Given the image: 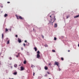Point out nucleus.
Returning a JSON list of instances; mask_svg holds the SVG:
<instances>
[{
  "instance_id": "1",
  "label": "nucleus",
  "mask_w": 79,
  "mask_h": 79,
  "mask_svg": "<svg viewBox=\"0 0 79 79\" xmlns=\"http://www.w3.org/2000/svg\"><path fill=\"white\" fill-rule=\"evenodd\" d=\"M50 18H51V22H52V20L54 18H56V16L54 14H52L50 16Z\"/></svg>"
},
{
  "instance_id": "2",
  "label": "nucleus",
  "mask_w": 79,
  "mask_h": 79,
  "mask_svg": "<svg viewBox=\"0 0 79 79\" xmlns=\"http://www.w3.org/2000/svg\"><path fill=\"white\" fill-rule=\"evenodd\" d=\"M40 51H38L37 52V58L39 59L40 57Z\"/></svg>"
},
{
  "instance_id": "3",
  "label": "nucleus",
  "mask_w": 79,
  "mask_h": 79,
  "mask_svg": "<svg viewBox=\"0 0 79 79\" xmlns=\"http://www.w3.org/2000/svg\"><path fill=\"white\" fill-rule=\"evenodd\" d=\"M54 65H56L58 67H60V63H59L58 62H55Z\"/></svg>"
},
{
  "instance_id": "4",
  "label": "nucleus",
  "mask_w": 79,
  "mask_h": 79,
  "mask_svg": "<svg viewBox=\"0 0 79 79\" xmlns=\"http://www.w3.org/2000/svg\"><path fill=\"white\" fill-rule=\"evenodd\" d=\"M18 41L19 43H20L22 42L21 40L19 38H18Z\"/></svg>"
},
{
  "instance_id": "5",
  "label": "nucleus",
  "mask_w": 79,
  "mask_h": 79,
  "mask_svg": "<svg viewBox=\"0 0 79 79\" xmlns=\"http://www.w3.org/2000/svg\"><path fill=\"white\" fill-rule=\"evenodd\" d=\"M19 19L20 20H23L24 19V18H22V16H19Z\"/></svg>"
},
{
  "instance_id": "6",
  "label": "nucleus",
  "mask_w": 79,
  "mask_h": 79,
  "mask_svg": "<svg viewBox=\"0 0 79 79\" xmlns=\"http://www.w3.org/2000/svg\"><path fill=\"white\" fill-rule=\"evenodd\" d=\"M44 69L45 70H47L48 69V67L47 66H45L44 67Z\"/></svg>"
},
{
  "instance_id": "7",
  "label": "nucleus",
  "mask_w": 79,
  "mask_h": 79,
  "mask_svg": "<svg viewBox=\"0 0 79 79\" xmlns=\"http://www.w3.org/2000/svg\"><path fill=\"white\" fill-rule=\"evenodd\" d=\"M20 68L21 71L23 70L24 69V68L23 66H21Z\"/></svg>"
},
{
  "instance_id": "8",
  "label": "nucleus",
  "mask_w": 79,
  "mask_h": 79,
  "mask_svg": "<svg viewBox=\"0 0 79 79\" xmlns=\"http://www.w3.org/2000/svg\"><path fill=\"white\" fill-rule=\"evenodd\" d=\"M16 16L17 19H19L20 16H18L17 15H16Z\"/></svg>"
},
{
  "instance_id": "9",
  "label": "nucleus",
  "mask_w": 79,
  "mask_h": 79,
  "mask_svg": "<svg viewBox=\"0 0 79 79\" xmlns=\"http://www.w3.org/2000/svg\"><path fill=\"white\" fill-rule=\"evenodd\" d=\"M53 19L54 21L52 23H54L55 21H56V17H55L53 18Z\"/></svg>"
},
{
  "instance_id": "10",
  "label": "nucleus",
  "mask_w": 79,
  "mask_h": 79,
  "mask_svg": "<svg viewBox=\"0 0 79 79\" xmlns=\"http://www.w3.org/2000/svg\"><path fill=\"white\" fill-rule=\"evenodd\" d=\"M34 49H35V52H36L37 50V48L36 47H34Z\"/></svg>"
},
{
  "instance_id": "11",
  "label": "nucleus",
  "mask_w": 79,
  "mask_h": 79,
  "mask_svg": "<svg viewBox=\"0 0 79 79\" xmlns=\"http://www.w3.org/2000/svg\"><path fill=\"white\" fill-rule=\"evenodd\" d=\"M79 17V15H76L75 16H74V18H77Z\"/></svg>"
},
{
  "instance_id": "12",
  "label": "nucleus",
  "mask_w": 79,
  "mask_h": 79,
  "mask_svg": "<svg viewBox=\"0 0 79 79\" xmlns=\"http://www.w3.org/2000/svg\"><path fill=\"white\" fill-rule=\"evenodd\" d=\"M31 67L32 68H34L35 67V66L34 65H33V64H31Z\"/></svg>"
},
{
  "instance_id": "13",
  "label": "nucleus",
  "mask_w": 79,
  "mask_h": 79,
  "mask_svg": "<svg viewBox=\"0 0 79 79\" xmlns=\"http://www.w3.org/2000/svg\"><path fill=\"white\" fill-rule=\"evenodd\" d=\"M57 23H55V24L54 27H57Z\"/></svg>"
},
{
  "instance_id": "14",
  "label": "nucleus",
  "mask_w": 79,
  "mask_h": 79,
  "mask_svg": "<svg viewBox=\"0 0 79 79\" xmlns=\"http://www.w3.org/2000/svg\"><path fill=\"white\" fill-rule=\"evenodd\" d=\"M8 16V15L6 14H5L4 15V17H6Z\"/></svg>"
},
{
  "instance_id": "15",
  "label": "nucleus",
  "mask_w": 79,
  "mask_h": 79,
  "mask_svg": "<svg viewBox=\"0 0 79 79\" xmlns=\"http://www.w3.org/2000/svg\"><path fill=\"white\" fill-rule=\"evenodd\" d=\"M2 39H4V35L3 34H2Z\"/></svg>"
},
{
  "instance_id": "16",
  "label": "nucleus",
  "mask_w": 79,
  "mask_h": 79,
  "mask_svg": "<svg viewBox=\"0 0 79 79\" xmlns=\"http://www.w3.org/2000/svg\"><path fill=\"white\" fill-rule=\"evenodd\" d=\"M19 54H20L19 53H18V55L16 56V57L17 58H18L19 57Z\"/></svg>"
},
{
  "instance_id": "17",
  "label": "nucleus",
  "mask_w": 79,
  "mask_h": 79,
  "mask_svg": "<svg viewBox=\"0 0 79 79\" xmlns=\"http://www.w3.org/2000/svg\"><path fill=\"white\" fill-rule=\"evenodd\" d=\"M17 72H15L13 74L14 75H16L17 74Z\"/></svg>"
},
{
  "instance_id": "18",
  "label": "nucleus",
  "mask_w": 79,
  "mask_h": 79,
  "mask_svg": "<svg viewBox=\"0 0 79 79\" xmlns=\"http://www.w3.org/2000/svg\"><path fill=\"white\" fill-rule=\"evenodd\" d=\"M14 66L15 68H17V65L16 64H15L14 65Z\"/></svg>"
},
{
  "instance_id": "19",
  "label": "nucleus",
  "mask_w": 79,
  "mask_h": 79,
  "mask_svg": "<svg viewBox=\"0 0 79 79\" xmlns=\"http://www.w3.org/2000/svg\"><path fill=\"white\" fill-rule=\"evenodd\" d=\"M23 63L24 64H26L27 63V61L26 60H24V62H23Z\"/></svg>"
},
{
  "instance_id": "20",
  "label": "nucleus",
  "mask_w": 79,
  "mask_h": 79,
  "mask_svg": "<svg viewBox=\"0 0 79 79\" xmlns=\"http://www.w3.org/2000/svg\"><path fill=\"white\" fill-rule=\"evenodd\" d=\"M8 31V30L7 28L6 29L5 32H6Z\"/></svg>"
},
{
  "instance_id": "21",
  "label": "nucleus",
  "mask_w": 79,
  "mask_h": 79,
  "mask_svg": "<svg viewBox=\"0 0 79 79\" xmlns=\"http://www.w3.org/2000/svg\"><path fill=\"white\" fill-rule=\"evenodd\" d=\"M10 44V40H9L7 41V44Z\"/></svg>"
},
{
  "instance_id": "22",
  "label": "nucleus",
  "mask_w": 79,
  "mask_h": 79,
  "mask_svg": "<svg viewBox=\"0 0 79 79\" xmlns=\"http://www.w3.org/2000/svg\"><path fill=\"white\" fill-rule=\"evenodd\" d=\"M44 46L45 47H48V45H47V44H45L44 45Z\"/></svg>"
},
{
  "instance_id": "23",
  "label": "nucleus",
  "mask_w": 79,
  "mask_h": 79,
  "mask_svg": "<svg viewBox=\"0 0 79 79\" xmlns=\"http://www.w3.org/2000/svg\"><path fill=\"white\" fill-rule=\"evenodd\" d=\"M61 59L62 61H63L64 60V58L63 57H61Z\"/></svg>"
},
{
  "instance_id": "24",
  "label": "nucleus",
  "mask_w": 79,
  "mask_h": 79,
  "mask_svg": "<svg viewBox=\"0 0 79 79\" xmlns=\"http://www.w3.org/2000/svg\"><path fill=\"white\" fill-rule=\"evenodd\" d=\"M54 40H57V38H56V37H54Z\"/></svg>"
},
{
  "instance_id": "25",
  "label": "nucleus",
  "mask_w": 79,
  "mask_h": 79,
  "mask_svg": "<svg viewBox=\"0 0 79 79\" xmlns=\"http://www.w3.org/2000/svg\"><path fill=\"white\" fill-rule=\"evenodd\" d=\"M52 52H56V51L55 50H52Z\"/></svg>"
},
{
  "instance_id": "26",
  "label": "nucleus",
  "mask_w": 79,
  "mask_h": 79,
  "mask_svg": "<svg viewBox=\"0 0 79 79\" xmlns=\"http://www.w3.org/2000/svg\"><path fill=\"white\" fill-rule=\"evenodd\" d=\"M69 16H66V18L67 19H68V18H69Z\"/></svg>"
},
{
  "instance_id": "27",
  "label": "nucleus",
  "mask_w": 79,
  "mask_h": 79,
  "mask_svg": "<svg viewBox=\"0 0 79 79\" xmlns=\"http://www.w3.org/2000/svg\"><path fill=\"white\" fill-rule=\"evenodd\" d=\"M61 70V69L60 68V67H59V69H58L59 71H60Z\"/></svg>"
},
{
  "instance_id": "28",
  "label": "nucleus",
  "mask_w": 79,
  "mask_h": 79,
  "mask_svg": "<svg viewBox=\"0 0 79 79\" xmlns=\"http://www.w3.org/2000/svg\"><path fill=\"white\" fill-rule=\"evenodd\" d=\"M9 59L10 60H11L12 59V58L11 57H10L9 58Z\"/></svg>"
},
{
  "instance_id": "29",
  "label": "nucleus",
  "mask_w": 79,
  "mask_h": 79,
  "mask_svg": "<svg viewBox=\"0 0 79 79\" xmlns=\"http://www.w3.org/2000/svg\"><path fill=\"white\" fill-rule=\"evenodd\" d=\"M35 73H34H34H33V76H35Z\"/></svg>"
},
{
  "instance_id": "30",
  "label": "nucleus",
  "mask_w": 79,
  "mask_h": 79,
  "mask_svg": "<svg viewBox=\"0 0 79 79\" xmlns=\"http://www.w3.org/2000/svg\"><path fill=\"white\" fill-rule=\"evenodd\" d=\"M48 65L49 66L50 65V66H51V63H50L49 64H48Z\"/></svg>"
},
{
  "instance_id": "31",
  "label": "nucleus",
  "mask_w": 79,
  "mask_h": 79,
  "mask_svg": "<svg viewBox=\"0 0 79 79\" xmlns=\"http://www.w3.org/2000/svg\"><path fill=\"white\" fill-rule=\"evenodd\" d=\"M15 37H16V38H17L18 37V35H16L15 36Z\"/></svg>"
},
{
  "instance_id": "32",
  "label": "nucleus",
  "mask_w": 79,
  "mask_h": 79,
  "mask_svg": "<svg viewBox=\"0 0 79 79\" xmlns=\"http://www.w3.org/2000/svg\"><path fill=\"white\" fill-rule=\"evenodd\" d=\"M25 45H26L25 44V43H23V46H24L25 47Z\"/></svg>"
},
{
  "instance_id": "33",
  "label": "nucleus",
  "mask_w": 79,
  "mask_h": 79,
  "mask_svg": "<svg viewBox=\"0 0 79 79\" xmlns=\"http://www.w3.org/2000/svg\"><path fill=\"white\" fill-rule=\"evenodd\" d=\"M42 36L43 37V39H44V36L43 35H42Z\"/></svg>"
},
{
  "instance_id": "34",
  "label": "nucleus",
  "mask_w": 79,
  "mask_h": 79,
  "mask_svg": "<svg viewBox=\"0 0 79 79\" xmlns=\"http://www.w3.org/2000/svg\"><path fill=\"white\" fill-rule=\"evenodd\" d=\"M7 3L8 4H9V3H10V2H7Z\"/></svg>"
},
{
  "instance_id": "35",
  "label": "nucleus",
  "mask_w": 79,
  "mask_h": 79,
  "mask_svg": "<svg viewBox=\"0 0 79 79\" xmlns=\"http://www.w3.org/2000/svg\"><path fill=\"white\" fill-rule=\"evenodd\" d=\"M47 73L48 74H50L49 72H47Z\"/></svg>"
},
{
  "instance_id": "36",
  "label": "nucleus",
  "mask_w": 79,
  "mask_h": 79,
  "mask_svg": "<svg viewBox=\"0 0 79 79\" xmlns=\"http://www.w3.org/2000/svg\"><path fill=\"white\" fill-rule=\"evenodd\" d=\"M25 43H27V40H25Z\"/></svg>"
},
{
  "instance_id": "37",
  "label": "nucleus",
  "mask_w": 79,
  "mask_h": 79,
  "mask_svg": "<svg viewBox=\"0 0 79 79\" xmlns=\"http://www.w3.org/2000/svg\"><path fill=\"white\" fill-rule=\"evenodd\" d=\"M68 52H70V50H68Z\"/></svg>"
},
{
  "instance_id": "38",
  "label": "nucleus",
  "mask_w": 79,
  "mask_h": 79,
  "mask_svg": "<svg viewBox=\"0 0 79 79\" xmlns=\"http://www.w3.org/2000/svg\"><path fill=\"white\" fill-rule=\"evenodd\" d=\"M6 40H8V38H6Z\"/></svg>"
},
{
  "instance_id": "39",
  "label": "nucleus",
  "mask_w": 79,
  "mask_h": 79,
  "mask_svg": "<svg viewBox=\"0 0 79 79\" xmlns=\"http://www.w3.org/2000/svg\"><path fill=\"white\" fill-rule=\"evenodd\" d=\"M9 30H10V31H11V29H10Z\"/></svg>"
},
{
  "instance_id": "40",
  "label": "nucleus",
  "mask_w": 79,
  "mask_h": 79,
  "mask_svg": "<svg viewBox=\"0 0 79 79\" xmlns=\"http://www.w3.org/2000/svg\"><path fill=\"white\" fill-rule=\"evenodd\" d=\"M78 47H79V44H78Z\"/></svg>"
},
{
  "instance_id": "41",
  "label": "nucleus",
  "mask_w": 79,
  "mask_h": 79,
  "mask_svg": "<svg viewBox=\"0 0 79 79\" xmlns=\"http://www.w3.org/2000/svg\"><path fill=\"white\" fill-rule=\"evenodd\" d=\"M9 79H14L13 78H11H11H9Z\"/></svg>"
},
{
  "instance_id": "42",
  "label": "nucleus",
  "mask_w": 79,
  "mask_h": 79,
  "mask_svg": "<svg viewBox=\"0 0 79 79\" xmlns=\"http://www.w3.org/2000/svg\"><path fill=\"white\" fill-rule=\"evenodd\" d=\"M45 76H47V75H45Z\"/></svg>"
},
{
  "instance_id": "43",
  "label": "nucleus",
  "mask_w": 79,
  "mask_h": 79,
  "mask_svg": "<svg viewBox=\"0 0 79 79\" xmlns=\"http://www.w3.org/2000/svg\"><path fill=\"white\" fill-rule=\"evenodd\" d=\"M49 79H51V78H49Z\"/></svg>"
},
{
  "instance_id": "44",
  "label": "nucleus",
  "mask_w": 79,
  "mask_h": 79,
  "mask_svg": "<svg viewBox=\"0 0 79 79\" xmlns=\"http://www.w3.org/2000/svg\"><path fill=\"white\" fill-rule=\"evenodd\" d=\"M33 30H34V28L33 29Z\"/></svg>"
},
{
  "instance_id": "45",
  "label": "nucleus",
  "mask_w": 79,
  "mask_h": 79,
  "mask_svg": "<svg viewBox=\"0 0 79 79\" xmlns=\"http://www.w3.org/2000/svg\"><path fill=\"white\" fill-rule=\"evenodd\" d=\"M1 64V63H0V65Z\"/></svg>"
}]
</instances>
